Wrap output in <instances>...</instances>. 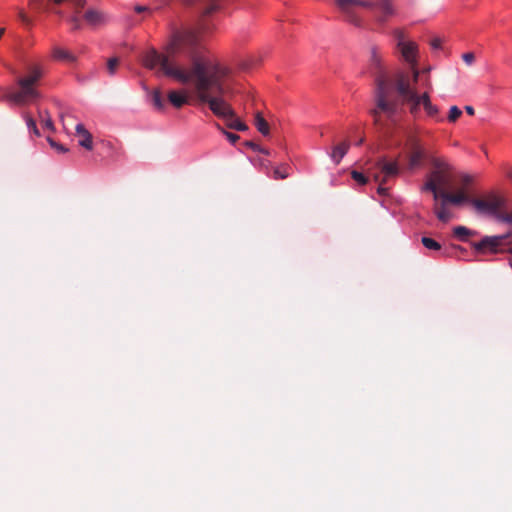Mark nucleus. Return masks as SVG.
<instances>
[{
  "label": "nucleus",
  "mask_w": 512,
  "mask_h": 512,
  "mask_svg": "<svg viewBox=\"0 0 512 512\" xmlns=\"http://www.w3.org/2000/svg\"><path fill=\"white\" fill-rule=\"evenodd\" d=\"M56 5H67V12L61 9L52 10L55 14L65 18L71 31H80L84 25L96 29L108 22V16L96 8L85 9L87 0H53Z\"/></svg>",
  "instance_id": "20e7f679"
},
{
  "label": "nucleus",
  "mask_w": 512,
  "mask_h": 512,
  "mask_svg": "<svg viewBox=\"0 0 512 512\" xmlns=\"http://www.w3.org/2000/svg\"><path fill=\"white\" fill-rule=\"evenodd\" d=\"M229 74L230 69L218 59L204 79H200L194 94L199 103L208 104L214 115L223 118L228 128L246 131L248 126L236 116L231 105L225 100L227 90L224 86V79Z\"/></svg>",
  "instance_id": "f03ea898"
},
{
  "label": "nucleus",
  "mask_w": 512,
  "mask_h": 512,
  "mask_svg": "<svg viewBox=\"0 0 512 512\" xmlns=\"http://www.w3.org/2000/svg\"><path fill=\"white\" fill-rule=\"evenodd\" d=\"M75 130H76V134L80 137L79 145L87 150H92L93 149L92 134L81 123L76 125Z\"/></svg>",
  "instance_id": "2eb2a0df"
},
{
  "label": "nucleus",
  "mask_w": 512,
  "mask_h": 512,
  "mask_svg": "<svg viewBox=\"0 0 512 512\" xmlns=\"http://www.w3.org/2000/svg\"><path fill=\"white\" fill-rule=\"evenodd\" d=\"M47 141L49 142L51 147L57 149L58 151H60V152H66L67 151V149L63 145L58 144L52 138L48 137Z\"/></svg>",
  "instance_id": "c9c22d12"
},
{
  "label": "nucleus",
  "mask_w": 512,
  "mask_h": 512,
  "mask_svg": "<svg viewBox=\"0 0 512 512\" xmlns=\"http://www.w3.org/2000/svg\"><path fill=\"white\" fill-rule=\"evenodd\" d=\"M470 203L478 213L496 214L502 207V200L497 196H489L486 199L474 198Z\"/></svg>",
  "instance_id": "9b49d317"
},
{
  "label": "nucleus",
  "mask_w": 512,
  "mask_h": 512,
  "mask_svg": "<svg viewBox=\"0 0 512 512\" xmlns=\"http://www.w3.org/2000/svg\"><path fill=\"white\" fill-rule=\"evenodd\" d=\"M421 101H422L423 108L426 111L428 116L435 117L438 115L439 109L436 105L432 104L428 92H424L421 95Z\"/></svg>",
  "instance_id": "a211bd4d"
},
{
  "label": "nucleus",
  "mask_w": 512,
  "mask_h": 512,
  "mask_svg": "<svg viewBox=\"0 0 512 512\" xmlns=\"http://www.w3.org/2000/svg\"><path fill=\"white\" fill-rule=\"evenodd\" d=\"M4 33H5V28H0V39L2 38Z\"/></svg>",
  "instance_id": "49530a36"
},
{
  "label": "nucleus",
  "mask_w": 512,
  "mask_h": 512,
  "mask_svg": "<svg viewBox=\"0 0 512 512\" xmlns=\"http://www.w3.org/2000/svg\"><path fill=\"white\" fill-rule=\"evenodd\" d=\"M134 10H135L136 13L140 14V13H144V12L149 11V8L146 7V6L137 5V6H135Z\"/></svg>",
  "instance_id": "ea45409f"
},
{
  "label": "nucleus",
  "mask_w": 512,
  "mask_h": 512,
  "mask_svg": "<svg viewBox=\"0 0 512 512\" xmlns=\"http://www.w3.org/2000/svg\"><path fill=\"white\" fill-rule=\"evenodd\" d=\"M151 100H152V103H153V106L155 107V109H157L158 111H163L166 107L165 105V99L164 97L162 96L160 90L156 89L152 92L151 94Z\"/></svg>",
  "instance_id": "4be33fe9"
},
{
  "label": "nucleus",
  "mask_w": 512,
  "mask_h": 512,
  "mask_svg": "<svg viewBox=\"0 0 512 512\" xmlns=\"http://www.w3.org/2000/svg\"><path fill=\"white\" fill-rule=\"evenodd\" d=\"M17 56L26 64L25 71L17 75L16 88L8 90L5 99L16 105H25L41 98L38 86L44 76V70L39 64L27 63L21 49L17 50Z\"/></svg>",
  "instance_id": "7ed1b4c3"
},
{
  "label": "nucleus",
  "mask_w": 512,
  "mask_h": 512,
  "mask_svg": "<svg viewBox=\"0 0 512 512\" xmlns=\"http://www.w3.org/2000/svg\"><path fill=\"white\" fill-rule=\"evenodd\" d=\"M24 119L28 129L32 131L36 136H40V132L36 126L35 120L29 114H25Z\"/></svg>",
  "instance_id": "cd10ccee"
},
{
  "label": "nucleus",
  "mask_w": 512,
  "mask_h": 512,
  "mask_svg": "<svg viewBox=\"0 0 512 512\" xmlns=\"http://www.w3.org/2000/svg\"><path fill=\"white\" fill-rule=\"evenodd\" d=\"M18 16H19V19L26 25H29L31 24V20L29 19V17L23 12V11H19L18 13Z\"/></svg>",
  "instance_id": "58836bf2"
},
{
  "label": "nucleus",
  "mask_w": 512,
  "mask_h": 512,
  "mask_svg": "<svg viewBox=\"0 0 512 512\" xmlns=\"http://www.w3.org/2000/svg\"><path fill=\"white\" fill-rule=\"evenodd\" d=\"M415 83H411L407 75L400 74L396 79V89L403 102L409 104L410 113L416 116L422 105L421 95L414 88Z\"/></svg>",
  "instance_id": "0eeeda50"
},
{
  "label": "nucleus",
  "mask_w": 512,
  "mask_h": 512,
  "mask_svg": "<svg viewBox=\"0 0 512 512\" xmlns=\"http://www.w3.org/2000/svg\"><path fill=\"white\" fill-rule=\"evenodd\" d=\"M351 177L360 185H365L368 182V178L361 172L352 171Z\"/></svg>",
  "instance_id": "2f4dec72"
},
{
  "label": "nucleus",
  "mask_w": 512,
  "mask_h": 512,
  "mask_svg": "<svg viewBox=\"0 0 512 512\" xmlns=\"http://www.w3.org/2000/svg\"><path fill=\"white\" fill-rule=\"evenodd\" d=\"M431 46L434 48V49H438L441 47V40L440 38H434L432 41H431Z\"/></svg>",
  "instance_id": "a19ab883"
},
{
  "label": "nucleus",
  "mask_w": 512,
  "mask_h": 512,
  "mask_svg": "<svg viewBox=\"0 0 512 512\" xmlns=\"http://www.w3.org/2000/svg\"><path fill=\"white\" fill-rule=\"evenodd\" d=\"M217 129L224 135V132H227L223 127H221L219 124H216Z\"/></svg>",
  "instance_id": "a18cd8bd"
},
{
  "label": "nucleus",
  "mask_w": 512,
  "mask_h": 512,
  "mask_svg": "<svg viewBox=\"0 0 512 512\" xmlns=\"http://www.w3.org/2000/svg\"><path fill=\"white\" fill-rule=\"evenodd\" d=\"M393 35H394L395 39L397 40V45H396V47H399L401 42H402V43H408V42H410V40H406V38H405V33H404V31H403V30H401V29H395V30L393 31Z\"/></svg>",
  "instance_id": "7c9ffc66"
},
{
  "label": "nucleus",
  "mask_w": 512,
  "mask_h": 512,
  "mask_svg": "<svg viewBox=\"0 0 512 512\" xmlns=\"http://www.w3.org/2000/svg\"><path fill=\"white\" fill-rule=\"evenodd\" d=\"M425 86H426L427 88H430V87H431V83H430L429 79H427V80L425 81Z\"/></svg>",
  "instance_id": "de8ad7c7"
},
{
  "label": "nucleus",
  "mask_w": 512,
  "mask_h": 512,
  "mask_svg": "<svg viewBox=\"0 0 512 512\" xmlns=\"http://www.w3.org/2000/svg\"><path fill=\"white\" fill-rule=\"evenodd\" d=\"M444 200L446 203H450L453 205H460L465 202H469L471 198H469L468 194L465 190H460L457 193H450L447 190H443L441 192V196L439 197Z\"/></svg>",
  "instance_id": "4468645a"
},
{
  "label": "nucleus",
  "mask_w": 512,
  "mask_h": 512,
  "mask_svg": "<svg viewBox=\"0 0 512 512\" xmlns=\"http://www.w3.org/2000/svg\"><path fill=\"white\" fill-rule=\"evenodd\" d=\"M408 145L410 149L409 166L410 168H415L421 164V161L424 157V151L422 150L418 139L414 136L409 137Z\"/></svg>",
  "instance_id": "ddd939ff"
},
{
  "label": "nucleus",
  "mask_w": 512,
  "mask_h": 512,
  "mask_svg": "<svg viewBox=\"0 0 512 512\" xmlns=\"http://www.w3.org/2000/svg\"><path fill=\"white\" fill-rule=\"evenodd\" d=\"M120 60L118 57H112L107 60V71L110 76L115 75L119 67Z\"/></svg>",
  "instance_id": "393cba45"
},
{
  "label": "nucleus",
  "mask_w": 512,
  "mask_h": 512,
  "mask_svg": "<svg viewBox=\"0 0 512 512\" xmlns=\"http://www.w3.org/2000/svg\"><path fill=\"white\" fill-rule=\"evenodd\" d=\"M337 7L344 14L345 19L355 26H361V17L356 13L358 7L374 12L375 21L383 25L395 15L392 0H335Z\"/></svg>",
  "instance_id": "423d86ee"
},
{
  "label": "nucleus",
  "mask_w": 512,
  "mask_h": 512,
  "mask_svg": "<svg viewBox=\"0 0 512 512\" xmlns=\"http://www.w3.org/2000/svg\"><path fill=\"white\" fill-rule=\"evenodd\" d=\"M421 242L427 249L430 250H440L441 248V245L437 241L429 237H423Z\"/></svg>",
  "instance_id": "a878e982"
},
{
  "label": "nucleus",
  "mask_w": 512,
  "mask_h": 512,
  "mask_svg": "<svg viewBox=\"0 0 512 512\" xmlns=\"http://www.w3.org/2000/svg\"><path fill=\"white\" fill-rule=\"evenodd\" d=\"M508 235L503 236H486L480 242L474 243L473 247L478 252L490 251L496 253L503 240Z\"/></svg>",
  "instance_id": "f8f14e48"
},
{
  "label": "nucleus",
  "mask_w": 512,
  "mask_h": 512,
  "mask_svg": "<svg viewBox=\"0 0 512 512\" xmlns=\"http://www.w3.org/2000/svg\"><path fill=\"white\" fill-rule=\"evenodd\" d=\"M383 57L377 47H372L370 51V69L376 75L375 102L376 109L372 110V115L376 122L379 121L380 112L391 118L397 111L398 104L391 97V87L384 74Z\"/></svg>",
  "instance_id": "39448f33"
},
{
  "label": "nucleus",
  "mask_w": 512,
  "mask_h": 512,
  "mask_svg": "<svg viewBox=\"0 0 512 512\" xmlns=\"http://www.w3.org/2000/svg\"><path fill=\"white\" fill-rule=\"evenodd\" d=\"M5 66H6L7 68H9V69L11 70V72H12V73H14V74L16 73V71H15V70H13L12 68H10L9 66H7V65H5Z\"/></svg>",
  "instance_id": "09e8293b"
},
{
  "label": "nucleus",
  "mask_w": 512,
  "mask_h": 512,
  "mask_svg": "<svg viewBox=\"0 0 512 512\" xmlns=\"http://www.w3.org/2000/svg\"><path fill=\"white\" fill-rule=\"evenodd\" d=\"M245 145H246L247 147L251 148V149H252V150H254V151H257V149H259V145H258V144H256V143H254V142H252V141H246V142H245Z\"/></svg>",
  "instance_id": "79ce46f5"
},
{
  "label": "nucleus",
  "mask_w": 512,
  "mask_h": 512,
  "mask_svg": "<svg viewBox=\"0 0 512 512\" xmlns=\"http://www.w3.org/2000/svg\"><path fill=\"white\" fill-rule=\"evenodd\" d=\"M38 115H39V118L43 124V126L50 130L51 132H54L55 131V126H54V123L51 119V116L49 114V112L47 110H38Z\"/></svg>",
  "instance_id": "5701e85b"
},
{
  "label": "nucleus",
  "mask_w": 512,
  "mask_h": 512,
  "mask_svg": "<svg viewBox=\"0 0 512 512\" xmlns=\"http://www.w3.org/2000/svg\"><path fill=\"white\" fill-rule=\"evenodd\" d=\"M257 151L260 152V153L266 154V155L270 154L268 150H266L264 148H261L260 146H259V149H257Z\"/></svg>",
  "instance_id": "c03bdc74"
},
{
  "label": "nucleus",
  "mask_w": 512,
  "mask_h": 512,
  "mask_svg": "<svg viewBox=\"0 0 512 512\" xmlns=\"http://www.w3.org/2000/svg\"><path fill=\"white\" fill-rule=\"evenodd\" d=\"M224 135L232 144H235L240 139V137L235 133L224 132Z\"/></svg>",
  "instance_id": "4c0bfd02"
},
{
  "label": "nucleus",
  "mask_w": 512,
  "mask_h": 512,
  "mask_svg": "<svg viewBox=\"0 0 512 512\" xmlns=\"http://www.w3.org/2000/svg\"><path fill=\"white\" fill-rule=\"evenodd\" d=\"M349 148H350V143L348 141H343L333 147L330 156H331L332 160L335 162V164L340 163L341 159L346 155Z\"/></svg>",
  "instance_id": "dca6fc26"
},
{
  "label": "nucleus",
  "mask_w": 512,
  "mask_h": 512,
  "mask_svg": "<svg viewBox=\"0 0 512 512\" xmlns=\"http://www.w3.org/2000/svg\"><path fill=\"white\" fill-rule=\"evenodd\" d=\"M461 115L462 111L459 107L451 106L449 109L448 121L454 123L460 118Z\"/></svg>",
  "instance_id": "bb28decb"
},
{
  "label": "nucleus",
  "mask_w": 512,
  "mask_h": 512,
  "mask_svg": "<svg viewBox=\"0 0 512 512\" xmlns=\"http://www.w3.org/2000/svg\"><path fill=\"white\" fill-rule=\"evenodd\" d=\"M462 59L467 65H471L475 60V55L472 52H467L462 55Z\"/></svg>",
  "instance_id": "f704fd0d"
},
{
  "label": "nucleus",
  "mask_w": 512,
  "mask_h": 512,
  "mask_svg": "<svg viewBox=\"0 0 512 512\" xmlns=\"http://www.w3.org/2000/svg\"><path fill=\"white\" fill-rule=\"evenodd\" d=\"M498 218L506 223L512 224V211L511 212H503L498 215Z\"/></svg>",
  "instance_id": "72a5a7b5"
},
{
  "label": "nucleus",
  "mask_w": 512,
  "mask_h": 512,
  "mask_svg": "<svg viewBox=\"0 0 512 512\" xmlns=\"http://www.w3.org/2000/svg\"><path fill=\"white\" fill-rule=\"evenodd\" d=\"M446 204L447 203L444 202L443 199H441L440 203L436 201L434 205V212L437 218L444 223L448 222L452 217V214L446 208Z\"/></svg>",
  "instance_id": "f3484780"
},
{
  "label": "nucleus",
  "mask_w": 512,
  "mask_h": 512,
  "mask_svg": "<svg viewBox=\"0 0 512 512\" xmlns=\"http://www.w3.org/2000/svg\"><path fill=\"white\" fill-rule=\"evenodd\" d=\"M432 165L434 167V170L449 171L451 169L450 165L447 162L439 158L434 159L432 161Z\"/></svg>",
  "instance_id": "c85d7f7f"
},
{
  "label": "nucleus",
  "mask_w": 512,
  "mask_h": 512,
  "mask_svg": "<svg viewBox=\"0 0 512 512\" xmlns=\"http://www.w3.org/2000/svg\"><path fill=\"white\" fill-rule=\"evenodd\" d=\"M29 6L37 12L48 10V6L42 0H29Z\"/></svg>",
  "instance_id": "c756f323"
},
{
  "label": "nucleus",
  "mask_w": 512,
  "mask_h": 512,
  "mask_svg": "<svg viewBox=\"0 0 512 512\" xmlns=\"http://www.w3.org/2000/svg\"><path fill=\"white\" fill-rule=\"evenodd\" d=\"M53 57L56 60L66 61L69 63H74L76 61L75 55H73L70 51L60 47H54Z\"/></svg>",
  "instance_id": "aec40b11"
},
{
  "label": "nucleus",
  "mask_w": 512,
  "mask_h": 512,
  "mask_svg": "<svg viewBox=\"0 0 512 512\" xmlns=\"http://www.w3.org/2000/svg\"><path fill=\"white\" fill-rule=\"evenodd\" d=\"M465 111L467 112V114H469L471 116L475 114L474 108L472 106H469V105L465 106Z\"/></svg>",
  "instance_id": "37998d69"
},
{
  "label": "nucleus",
  "mask_w": 512,
  "mask_h": 512,
  "mask_svg": "<svg viewBox=\"0 0 512 512\" xmlns=\"http://www.w3.org/2000/svg\"><path fill=\"white\" fill-rule=\"evenodd\" d=\"M254 124L257 128V130L264 136L268 135L269 134V124L268 122L264 119V117L262 116V114L260 112H257L256 115H255V121H254Z\"/></svg>",
  "instance_id": "412c9836"
},
{
  "label": "nucleus",
  "mask_w": 512,
  "mask_h": 512,
  "mask_svg": "<svg viewBox=\"0 0 512 512\" xmlns=\"http://www.w3.org/2000/svg\"><path fill=\"white\" fill-rule=\"evenodd\" d=\"M363 143V139L358 140V145H361Z\"/></svg>",
  "instance_id": "8fccbe9b"
},
{
  "label": "nucleus",
  "mask_w": 512,
  "mask_h": 512,
  "mask_svg": "<svg viewBox=\"0 0 512 512\" xmlns=\"http://www.w3.org/2000/svg\"><path fill=\"white\" fill-rule=\"evenodd\" d=\"M472 183V177L470 175H467V174H463L461 176V184L463 186V189L464 190L467 186H469L470 184Z\"/></svg>",
  "instance_id": "e433bc0d"
},
{
  "label": "nucleus",
  "mask_w": 512,
  "mask_h": 512,
  "mask_svg": "<svg viewBox=\"0 0 512 512\" xmlns=\"http://www.w3.org/2000/svg\"><path fill=\"white\" fill-rule=\"evenodd\" d=\"M275 179H286L289 175L288 167L276 168L273 172Z\"/></svg>",
  "instance_id": "473e14b6"
},
{
  "label": "nucleus",
  "mask_w": 512,
  "mask_h": 512,
  "mask_svg": "<svg viewBox=\"0 0 512 512\" xmlns=\"http://www.w3.org/2000/svg\"><path fill=\"white\" fill-rule=\"evenodd\" d=\"M217 9L215 0H210L197 26L173 25L166 45L167 54L155 49L147 51L143 57L144 66L150 70L159 68L181 84H192L195 90L200 79H204L218 61L203 45L204 37L213 29L207 17Z\"/></svg>",
  "instance_id": "f257e3e1"
},
{
  "label": "nucleus",
  "mask_w": 512,
  "mask_h": 512,
  "mask_svg": "<svg viewBox=\"0 0 512 512\" xmlns=\"http://www.w3.org/2000/svg\"><path fill=\"white\" fill-rule=\"evenodd\" d=\"M401 58L403 61H405L411 68L413 73V83H416L419 78V70L417 69L418 66V45L410 41L408 43H400V46L397 47Z\"/></svg>",
  "instance_id": "1a4fd4ad"
},
{
  "label": "nucleus",
  "mask_w": 512,
  "mask_h": 512,
  "mask_svg": "<svg viewBox=\"0 0 512 512\" xmlns=\"http://www.w3.org/2000/svg\"><path fill=\"white\" fill-rule=\"evenodd\" d=\"M375 167L379 170V173H374L373 178L379 183L377 192L380 195H386L388 189L384 186L386 182L399 174V166L397 161H387L384 157L379 158Z\"/></svg>",
  "instance_id": "6e6552de"
},
{
  "label": "nucleus",
  "mask_w": 512,
  "mask_h": 512,
  "mask_svg": "<svg viewBox=\"0 0 512 512\" xmlns=\"http://www.w3.org/2000/svg\"><path fill=\"white\" fill-rule=\"evenodd\" d=\"M449 185L450 177L448 175V171L434 170L431 173L429 180L425 183L423 189L431 191L433 193L434 199L438 200L441 196V192L446 190Z\"/></svg>",
  "instance_id": "9d476101"
},
{
  "label": "nucleus",
  "mask_w": 512,
  "mask_h": 512,
  "mask_svg": "<svg viewBox=\"0 0 512 512\" xmlns=\"http://www.w3.org/2000/svg\"><path fill=\"white\" fill-rule=\"evenodd\" d=\"M167 98L169 102L175 107V108H181L183 105L188 103L187 97L178 92V91H170L167 95Z\"/></svg>",
  "instance_id": "6ab92c4d"
},
{
  "label": "nucleus",
  "mask_w": 512,
  "mask_h": 512,
  "mask_svg": "<svg viewBox=\"0 0 512 512\" xmlns=\"http://www.w3.org/2000/svg\"><path fill=\"white\" fill-rule=\"evenodd\" d=\"M473 234L474 232L464 226H457L454 228V235L462 241H465L468 236Z\"/></svg>",
  "instance_id": "b1692460"
}]
</instances>
